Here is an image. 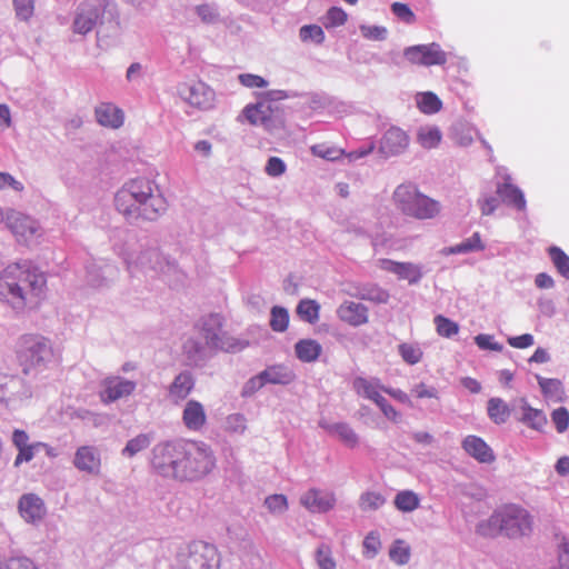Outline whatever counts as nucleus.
Listing matches in <instances>:
<instances>
[{
  "mask_svg": "<svg viewBox=\"0 0 569 569\" xmlns=\"http://www.w3.org/2000/svg\"><path fill=\"white\" fill-rule=\"evenodd\" d=\"M151 466L162 477L194 481L213 470L216 458L210 446L202 441L173 440L153 448Z\"/></svg>",
  "mask_w": 569,
  "mask_h": 569,
  "instance_id": "nucleus-1",
  "label": "nucleus"
},
{
  "mask_svg": "<svg viewBox=\"0 0 569 569\" xmlns=\"http://www.w3.org/2000/svg\"><path fill=\"white\" fill-rule=\"evenodd\" d=\"M116 207L129 220H154L164 210L162 199L153 193L146 179L126 183L116 194Z\"/></svg>",
  "mask_w": 569,
  "mask_h": 569,
  "instance_id": "nucleus-2",
  "label": "nucleus"
},
{
  "mask_svg": "<svg viewBox=\"0 0 569 569\" xmlns=\"http://www.w3.org/2000/svg\"><path fill=\"white\" fill-rule=\"evenodd\" d=\"M46 282L42 272L13 263L8 266L0 276V297L12 303L24 306L42 293Z\"/></svg>",
  "mask_w": 569,
  "mask_h": 569,
  "instance_id": "nucleus-3",
  "label": "nucleus"
},
{
  "mask_svg": "<svg viewBox=\"0 0 569 569\" xmlns=\"http://www.w3.org/2000/svg\"><path fill=\"white\" fill-rule=\"evenodd\" d=\"M479 529L487 536L505 533L509 538H519L531 532L532 517L523 507L509 503L496 510Z\"/></svg>",
  "mask_w": 569,
  "mask_h": 569,
  "instance_id": "nucleus-4",
  "label": "nucleus"
},
{
  "mask_svg": "<svg viewBox=\"0 0 569 569\" xmlns=\"http://www.w3.org/2000/svg\"><path fill=\"white\" fill-rule=\"evenodd\" d=\"M393 200L402 213L419 220L432 219L440 212V203L412 184H400L393 192Z\"/></svg>",
  "mask_w": 569,
  "mask_h": 569,
  "instance_id": "nucleus-5",
  "label": "nucleus"
},
{
  "mask_svg": "<svg viewBox=\"0 0 569 569\" xmlns=\"http://www.w3.org/2000/svg\"><path fill=\"white\" fill-rule=\"evenodd\" d=\"M53 348L49 340L39 335H23L17 345V357L23 373L46 366L53 358Z\"/></svg>",
  "mask_w": 569,
  "mask_h": 569,
  "instance_id": "nucleus-6",
  "label": "nucleus"
},
{
  "mask_svg": "<svg viewBox=\"0 0 569 569\" xmlns=\"http://www.w3.org/2000/svg\"><path fill=\"white\" fill-rule=\"evenodd\" d=\"M181 562L183 569H219L220 555L213 545L196 541L189 545Z\"/></svg>",
  "mask_w": 569,
  "mask_h": 569,
  "instance_id": "nucleus-7",
  "label": "nucleus"
},
{
  "mask_svg": "<svg viewBox=\"0 0 569 569\" xmlns=\"http://www.w3.org/2000/svg\"><path fill=\"white\" fill-rule=\"evenodd\" d=\"M223 319L218 313H211L200 321V335L206 340V345L211 349H221L231 351L238 343L229 341L222 332Z\"/></svg>",
  "mask_w": 569,
  "mask_h": 569,
  "instance_id": "nucleus-8",
  "label": "nucleus"
},
{
  "mask_svg": "<svg viewBox=\"0 0 569 569\" xmlns=\"http://www.w3.org/2000/svg\"><path fill=\"white\" fill-rule=\"evenodd\" d=\"M403 54L410 63L418 66H441L447 61L446 52L437 43L408 47Z\"/></svg>",
  "mask_w": 569,
  "mask_h": 569,
  "instance_id": "nucleus-9",
  "label": "nucleus"
},
{
  "mask_svg": "<svg viewBox=\"0 0 569 569\" xmlns=\"http://www.w3.org/2000/svg\"><path fill=\"white\" fill-rule=\"evenodd\" d=\"M183 100L191 107L206 111L214 107L216 93L203 81H193L186 86L181 92Z\"/></svg>",
  "mask_w": 569,
  "mask_h": 569,
  "instance_id": "nucleus-10",
  "label": "nucleus"
},
{
  "mask_svg": "<svg viewBox=\"0 0 569 569\" xmlns=\"http://www.w3.org/2000/svg\"><path fill=\"white\" fill-rule=\"evenodd\" d=\"M72 463L80 472L97 477L102 468L101 452L94 446H80L74 452Z\"/></svg>",
  "mask_w": 569,
  "mask_h": 569,
  "instance_id": "nucleus-11",
  "label": "nucleus"
},
{
  "mask_svg": "<svg viewBox=\"0 0 569 569\" xmlns=\"http://www.w3.org/2000/svg\"><path fill=\"white\" fill-rule=\"evenodd\" d=\"M101 387L100 400L103 403H111L130 396L136 390V382L119 376H111L102 380Z\"/></svg>",
  "mask_w": 569,
  "mask_h": 569,
  "instance_id": "nucleus-12",
  "label": "nucleus"
},
{
  "mask_svg": "<svg viewBox=\"0 0 569 569\" xmlns=\"http://www.w3.org/2000/svg\"><path fill=\"white\" fill-rule=\"evenodd\" d=\"M300 502L311 512H327L335 507L336 496L333 492L312 488L301 496Z\"/></svg>",
  "mask_w": 569,
  "mask_h": 569,
  "instance_id": "nucleus-13",
  "label": "nucleus"
},
{
  "mask_svg": "<svg viewBox=\"0 0 569 569\" xmlns=\"http://www.w3.org/2000/svg\"><path fill=\"white\" fill-rule=\"evenodd\" d=\"M293 379L292 372L283 366H271L263 370L259 376L250 379L248 387L253 390L261 388L266 383L287 385Z\"/></svg>",
  "mask_w": 569,
  "mask_h": 569,
  "instance_id": "nucleus-14",
  "label": "nucleus"
},
{
  "mask_svg": "<svg viewBox=\"0 0 569 569\" xmlns=\"http://www.w3.org/2000/svg\"><path fill=\"white\" fill-rule=\"evenodd\" d=\"M409 146L408 134L397 127H391L381 138L379 150L386 157L397 156Z\"/></svg>",
  "mask_w": 569,
  "mask_h": 569,
  "instance_id": "nucleus-15",
  "label": "nucleus"
},
{
  "mask_svg": "<svg viewBox=\"0 0 569 569\" xmlns=\"http://www.w3.org/2000/svg\"><path fill=\"white\" fill-rule=\"evenodd\" d=\"M7 226L18 240L27 241L36 234L37 222L21 212L10 211L7 213Z\"/></svg>",
  "mask_w": 569,
  "mask_h": 569,
  "instance_id": "nucleus-16",
  "label": "nucleus"
},
{
  "mask_svg": "<svg viewBox=\"0 0 569 569\" xmlns=\"http://www.w3.org/2000/svg\"><path fill=\"white\" fill-rule=\"evenodd\" d=\"M462 449L480 463H492L496 455L490 446L480 437L469 435L462 440Z\"/></svg>",
  "mask_w": 569,
  "mask_h": 569,
  "instance_id": "nucleus-17",
  "label": "nucleus"
},
{
  "mask_svg": "<svg viewBox=\"0 0 569 569\" xmlns=\"http://www.w3.org/2000/svg\"><path fill=\"white\" fill-rule=\"evenodd\" d=\"M381 268L396 274L400 280H407L410 284H416L422 278L421 268L412 262H398L390 259L381 260Z\"/></svg>",
  "mask_w": 569,
  "mask_h": 569,
  "instance_id": "nucleus-18",
  "label": "nucleus"
},
{
  "mask_svg": "<svg viewBox=\"0 0 569 569\" xmlns=\"http://www.w3.org/2000/svg\"><path fill=\"white\" fill-rule=\"evenodd\" d=\"M99 18L98 0H88L84 2L74 19V32L86 34L92 30Z\"/></svg>",
  "mask_w": 569,
  "mask_h": 569,
  "instance_id": "nucleus-19",
  "label": "nucleus"
},
{
  "mask_svg": "<svg viewBox=\"0 0 569 569\" xmlns=\"http://www.w3.org/2000/svg\"><path fill=\"white\" fill-rule=\"evenodd\" d=\"M337 315L341 321L353 327L368 322V308L359 302L345 301L337 309Z\"/></svg>",
  "mask_w": 569,
  "mask_h": 569,
  "instance_id": "nucleus-20",
  "label": "nucleus"
},
{
  "mask_svg": "<svg viewBox=\"0 0 569 569\" xmlns=\"http://www.w3.org/2000/svg\"><path fill=\"white\" fill-rule=\"evenodd\" d=\"M19 512L26 521L36 522L46 515V507L40 497L26 493L19 500Z\"/></svg>",
  "mask_w": 569,
  "mask_h": 569,
  "instance_id": "nucleus-21",
  "label": "nucleus"
},
{
  "mask_svg": "<svg viewBox=\"0 0 569 569\" xmlns=\"http://www.w3.org/2000/svg\"><path fill=\"white\" fill-rule=\"evenodd\" d=\"M96 119L97 121L103 126L109 128H120L123 124V112L117 106L102 102L96 108Z\"/></svg>",
  "mask_w": 569,
  "mask_h": 569,
  "instance_id": "nucleus-22",
  "label": "nucleus"
},
{
  "mask_svg": "<svg viewBox=\"0 0 569 569\" xmlns=\"http://www.w3.org/2000/svg\"><path fill=\"white\" fill-rule=\"evenodd\" d=\"M182 421L187 429L192 431L200 430L207 421L203 406L196 400L188 401L183 409Z\"/></svg>",
  "mask_w": 569,
  "mask_h": 569,
  "instance_id": "nucleus-23",
  "label": "nucleus"
},
{
  "mask_svg": "<svg viewBox=\"0 0 569 569\" xmlns=\"http://www.w3.org/2000/svg\"><path fill=\"white\" fill-rule=\"evenodd\" d=\"M273 109L269 102L262 101L257 104L247 106L243 110L244 117L252 124H262L269 128L273 119Z\"/></svg>",
  "mask_w": 569,
  "mask_h": 569,
  "instance_id": "nucleus-24",
  "label": "nucleus"
},
{
  "mask_svg": "<svg viewBox=\"0 0 569 569\" xmlns=\"http://www.w3.org/2000/svg\"><path fill=\"white\" fill-rule=\"evenodd\" d=\"M295 352L300 361L313 362L320 357L322 347L313 339H301L295 345Z\"/></svg>",
  "mask_w": 569,
  "mask_h": 569,
  "instance_id": "nucleus-25",
  "label": "nucleus"
},
{
  "mask_svg": "<svg viewBox=\"0 0 569 569\" xmlns=\"http://www.w3.org/2000/svg\"><path fill=\"white\" fill-rule=\"evenodd\" d=\"M498 196L508 204H512L519 210L526 208V200L522 191L510 182H503L497 187Z\"/></svg>",
  "mask_w": 569,
  "mask_h": 569,
  "instance_id": "nucleus-26",
  "label": "nucleus"
},
{
  "mask_svg": "<svg viewBox=\"0 0 569 569\" xmlns=\"http://www.w3.org/2000/svg\"><path fill=\"white\" fill-rule=\"evenodd\" d=\"M352 388L358 396L375 402L380 398V389L382 390L383 387L379 385L378 380H368L363 377H357L352 381Z\"/></svg>",
  "mask_w": 569,
  "mask_h": 569,
  "instance_id": "nucleus-27",
  "label": "nucleus"
},
{
  "mask_svg": "<svg viewBox=\"0 0 569 569\" xmlns=\"http://www.w3.org/2000/svg\"><path fill=\"white\" fill-rule=\"evenodd\" d=\"M194 381L189 372H181L179 373L173 382L170 386L169 393L172 398L177 400H182L187 398V396L191 392L193 389Z\"/></svg>",
  "mask_w": 569,
  "mask_h": 569,
  "instance_id": "nucleus-28",
  "label": "nucleus"
},
{
  "mask_svg": "<svg viewBox=\"0 0 569 569\" xmlns=\"http://www.w3.org/2000/svg\"><path fill=\"white\" fill-rule=\"evenodd\" d=\"M521 410L522 417L520 421L531 429L542 430V428L547 425V417L543 411L530 407L525 400H522Z\"/></svg>",
  "mask_w": 569,
  "mask_h": 569,
  "instance_id": "nucleus-29",
  "label": "nucleus"
},
{
  "mask_svg": "<svg viewBox=\"0 0 569 569\" xmlns=\"http://www.w3.org/2000/svg\"><path fill=\"white\" fill-rule=\"evenodd\" d=\"M327 430L330 435L337 437L345 446L349 448H355L358 446V436L348 423H335L329 426Z\"/></svg>",
  "mask_w": 569,
  "mask_h": 569,
  "instance_id": "nucleus-30",
  "label": "nucleus"
},
{
  "mask_svg": "<svg viewBox=\"0 0 569 569\" xmlns=\"http://www.w3.org/2000/svg\"><path fill=\"white\" fill-rule=\"evenodd\" d=\"M487 410L489 418L497 425L505 423L510 416V408L501 398L489 399Z\"/></svg>",
  "mask_w": 569,
  "mask_h": 569,
  "instance_id": "nucleus-31",
  "label": "nucleus"
},
{
  "mask_svg": "<svg viewBox=\"0 0 569 569\" xmlns=\"http://www.w3.org/2000/svg\"><path fill=\"white\" fill-rule=\"evenodd\" d=\"M393 503L401 512H412L419 507L420 498L412 490H402L396 495Z\"/></svg>",
  "mask_w": 569,
  "mask_h": 569,
  "instance_id": "nucleus-32",
  "label": "nucleus"
},
{
  "mask_svg": "<svg viewBox=\"0 0 569 569\" xmlns=\"http://www.w3.org/2000/svg\"><path fill=\"white\" fill-rule=\"evenodd\" d=\"M485 249V244L482 243L481 237L479 232H475L470 238L463 240L462 242L452 246L447 249V253L449 254H459L467 253L472 251H481Z\"/></svg>",
  "mask_w": 569,
  "mask_h": 569,
  "instance_id": "nucleus-33",
  "label": "nucleus"
},
{
  "mask_svg": "<svg viewBox=\"0 0 569 569\" xmlns=\"http://www.w3.org/2000/svg\"><path fill=\"white\" fill-rule=\"evenodd\" d=\"M319 303L312 299H303L297 307L298 316L309 323H316L319 320Z\"/></svg>",
  "mask_w": 569,
  "mask_h": 569,
  "instance_id": "nucleus-34",
  "label": "nucleus"
},
{
  "mask_svg": "<svg viewBox=\"0 0 569 569\" xmlns=\"http://www.w3.org/2000/svg\"><path fill=\"white\" fill-rule=\"evenodd\" d=\"M151 443V438L147 433H140L130 439L122 449V456L132 458L139 452L146 450Z\"/></svg>",
  "mask_w": 569,
  "mask_h": 569,
  "instance_id": "nucleus-35",
  "label": "nucleus"
},
{
  "mask_svg": "<svg viewBox=\"0 0 569 569\" xmlns=\"http://www.w3.org/2000/svg\"><path fill=\"white\" fill-rule=\"evenodd\" d=\"M386 502V498L377 491H366L359 497V508L362 511H376Z\"/></svg>",
  "mask_w": 569,
  "mask_h": 569,
  "instance_id": "nucleus-36",
  "label": "nucleus"
},
{
  "mask_svg": "<svg viewBox=\"0 0 569 569\" xmlns=\"http://www.w3.org/2000/svg\"><path fill=\"white\" fill-rule=\"evenodd\" d=\"M417 139L425 149H432L440 143L441 132L436 127L421 128L418 131Z\"/></svg>",
  "mask_w": 569,
  "mask_h": 569,
  "instance_id": "nucleus-37",
  "label": "nucleus"
},
{
  "mask_svg": "<svg viewBox=\"0 0 569 569\" xmlns=\"http://www.w3.org/2000/svg\"><path fill=\"white\" fill-rule=\"evenodd\" d=\"M418 108L423 113H436L441 107V100L432 92H423L417 99Z\"/></svg>",
  "mask_w": 569,
  "mask_h": 569,
  "instance_id": "nucleus-38",
  "label": "nucleus"
},
{
  "mask_svg": "<svg viewBox=\"0 0 569 569\" xmlns=\"http://www.w3.org/2000/svg\"><path fill=\"white\" fill-rule=\"evenodd\" d=\"M548 252L558 272L569 279V257L556 246L550 247Z\"/></svg>",
  "mask_w": 569,
  "mask_h": 569,
  "instance_id": "nucleus-39",
  "label": "nucleus"
},
{
  "mask_svg": "<svg viewBox=\"0 0 569 569\" xmlns=\"http://www.w3.org/2000/svg\"><path fill=\"white\" fill-rule=\"evenodd\" d=\"M398 351L405 362L408 365H416L421 361L423 352L421 348L412 343H400Z\"/></svg>",
  "mask_w": 569,
  "mask_h": 569,
  "instance_id": "nucleus-40",
  "label": "nucleus"
},
{
  "mask_svg": "<svg viewBox=\"0 0 569 569\" xmlns=\"http://www.w3.org/2000/svg\"><path fill=\"white\" fill-rule=\"evenodd\" d=\"M289 325V313L287 309L274 306L271 309L270 327L273 331L283 332Z\"/></svg>",
  "mask_w": 569,
  "mask_h": 569,
  "instance_id": "nucleus-41",
  "label": "nucleus"
},
{
  "mask_svg": "<svg viewBox=\"0 0 569 569\" xmlns=\"http://www.w3.org/2000/svg\"><path fill=\"white\" fill-rule=\"evenodd\" d=\"M389 557L397 565H406L410 559V547L403 540H396L389 550Z\"/></svg>",
  "mask_w": 569,
  "mask_h": 569,
  "instance_id": "nucleus-42",
  "label": "nucleus"
},
{
  "mask_svg": "<svg viewBox=\"0 0 569 569\" xmlns=\"http://www.w3.org/2000/svg\"><path fill=\"white\" fill-rule=\"evenodd\" d=\"M435 325L438 335L445 338H451L459 332L458 323L441 315L435 317Z\"/></svg>",
  "mask_w": 569,
  "mask_h": 569,
  "instance_id": "nucleus-43",
  "label": "nucleus"
},
{
  "mask_svg": "<svg viewBox=\"0 0 569 569\" xmlns=\"http://www.w3.org/2000/svg\"><path fill=\"white\" fill-rule=\"evenodd\" d=\"M542 393L549 398H558L562 393V383L558 379L538 378Z\"/></svg>",
  "mask_w": 569,
  "mask_h": 569,
  "instance_id": "nucleus-44",
  "label": "nucleus"
},
{
  "mask_svg": "<svg viewBox=\"0 0 569 569\" xmlns=\"http://www.w3.org/2000/svg\"><path fill=\"white\" fill-rule=\"evenodd\" d=\"M316 561L319 569H336L337 565L332 557L331 548L327 545H321L316 551Z\"/></svg>",
  "mask_w": 569,
  "mask_h": 569,
  "instance_id": "nucleus-45",
  "label": "nucleus"
},
{
  "mask_svg": "<svg viewBox=\"0 0 569 569\" xmlns=\"http://www.w3.org/2000/svg\"><path fill=\"white\" fill-rule=\"evenodd\" d=\"M300 39L303 42L315 41L320 44L325 41V32L320 26L317 24H308L303 26L299 32Z\"/></svg>",
  "mask_w": 569,
  "mask_h": 569,
  "instance_id": "nucleus-46",
  "label": "nucleus"
},
{
  "mask_svg": "<svg viewBox=\"0 0 569 569\" xmlns=\"http://www.w3.org/2000/svg\"><path fill=\"white\" fill-rule=\"evenodd\" d=\"M348 19L347 12L340 7H331L326 14V28H335L346 23Z\"/></svg>",
  "mask_w": 569,
  "mask_h": 569,
  "instance_id": "nucleus-47",
  "label": "nucleus"
},
{
  "mask_svg": "<svg viewBox=\"0 0 569 569\" xmlns=\"http://www.w3.org/2000/svg\"><path fill=\"white\" fill-rule=\"evenodd\" d=\"M312 154L326 160L335 161L343 156V150L326 144H316L311 147Z\"/></svg>",
  "mask_w": 569,
  "mask_h": 569,
  "instance_id": "nucleus-48",
  "label": "nucleus"
},
{
  "mask_svg": "<svg viewBox=\"0 0 569 569\" xmlns=\"http://www.w3.org/2000/svg\"><path fill=\"white\" fill-rule=\"evenodd\" d=\"M381 547L380 536L376 531H371L363 540V553L368 558L375 557Z\"/></svg>",
  "mask_w": 569,
  "mask_h": 569,
  "instance_id": "nucleus-49",
  "label": "nucleus"
},
{
  "mask_svg": "<svg viewBox=\"0 0 569 569\" xmlns=\"http://www.w3.org/2000/svg\"><path fill=\"white\" fill-rule=\"evenodd\" d=\"M16 14L21 20H29L34 12V0H12Z\"/></svg>",
  "mask_w": 569,
  "mask_h": 569,
  "instance_id": "nucleus-50",
  "label": "nucleus"
},
{
  "mask_svg": "<svg viewBox=\"0 0 569 569\" xmlns=\"http://www.w3.org/2000/svg\"><path fill=\"white\" fill-rule=\"evenodd\" d=\"M38 447H47V443L37 442V443H32V445L27 446V447L18 448V455H17V457L14 459V462H13L14 467H19L23 462L31 461L33 459V457H34V450Z\"/></svg>",
  "mask_w": 569,
  "mask_h": 569,
  "instance_id": "nucleus-51",
  "label": "nucleus"
},
{
  "mask_svg": "<svg viewBox=\"0 0 569 569\" xmlns=\"http://www.w3.org/2000/svg\"><path fill=\"white\" fill-rule=\"evenodd\" d=\"M375 403L379 407V409L388 420L396 423L400 421V412L392 405H390L385 397L380 396V398H378L375 401Z\"/></svg>",
  "mask_w": 569,
  "mask_h": 569,
  "instance_id": "nucleus-52",
  "label": "nucleus"
},
{
  "mask_svg": "<svg viewBox=\"0 0 569 569\" xmlns=\"http://www.w3.org/2000/svg\"><path fill=\"white\" fill-rule=\"evenodd\" d=\"M552 422L559 433L565 432L569 426V412L566 408L560 407L551 413Z\"/></svg>",
  "mask_w": 569,
  "mask_h": 569,
  "instance_id": "nucleus-53",
  "label": "nucleus"
},
{
  "mask_svg": "<svg viewBox=\"0 0 569 569\" xmlns=\"http://www.w3.org/2000/svg\"><path fill=\"white\" fill-rule=\"evenodd\" d=\"M391 11L395 16H397L400 20L406 23H413L416 21V16L408 4L402 2H393L391 4Z\"/></svg>",
  "mask_w": 569,
  "mask_h": 569,
  "instance_id": "nucleus-54",
  "label": "nucleus"
},
{
  "mask_svg": "<svg viewBox=\"0 0 569 569\" xmlns=\"http://www.w3.org/2000/svg\"><path fill=\"white\" fill-rule=\"evenodd\" d=\"M0 569H38L29 558H11L4 561Z\"/></svg>",
  "mask_w": 569,
  "mask_h": 569,
  "instance_id": "nucleus-55",
  "label": "nucleus"
},
{
  "mask_svg": "<svg viewBox=\"0 0 569 569\" xmlns=\"http://www.w3.org/2000/svg\"><path fill=\"white\" fill-rule=\"evenodd\" d=\"M286 163L279 157L269 158L266 164V173L270 177H279L286 172Z\"/></svg>",
  "mask_w": 569,
  "mask_h": 569,
  "instance_id": "nucleus-56",
  "label": "nucleus"
},
{
  "mask_svg": "<svg viewBox=\"0 0 569 569\" xmlns=\"http://www.w3.org/2000/svg\"><path fill=\"white\" fill-rule=\"evenodd\" d=\"M361 34L370 40H383L387 36V29L379 26H360Z\"/></svg>",
  "mask_w": 569,
  "mask_h": 569,
  "instance_id": "nucleus-57",
  "label": "nucleus"
},
{
  "mask_svg": "<svg viewBox=\"0 0 569 569\" xmlns=\"http://www.w3.org/2000/svg\"><path fill=\"white\" fill-rule=\"evenodd\" d=\"M239 81L247 88H264L268 82L258 74L242 73L239 76Z\"/></svg>",
  "mask_w": 569,
  "mask_h": 569,
  "instance_id": "nucleus-58",
  "label": "nucleus"
},
{
  "mask_svg": "<svg viewBox=\"0 0 569 569\" xmlns=\"http://www.w3.org/2000/svg\"><path fill=\"white\" fill-rule=\"evenodd\" d=\"M475 342L477 343V346L480 349H483V350H493V351L502 350V346L498 342H495L492 339V336H490V335H483V333L478 335L475 338Z\"/></svg>",
  "mask_w": 569,
  "mask_h": 569,
  "instance_id": "nucleus-59",
  "label": "nucleus"
},
{
  "mask_svg": "<svg viewBox=\"0 0 569 569\" xmlns=\"http://www.w3.org/2000/svg\"><path fill=\"white\" fill-rule=\"evenodd\" d=\"M508 343L516 349H526L535 343V339L532 335L523 333L521 336L508 338Z\"/></svg>",
  "mask_w": 569,
  "mask_h": 569,
  "instance_id": "nucleus-60",
  "label": "nucleus"
},
{
  "mask_svg": "<svg viewBox=\"0 0 569 569\" xmlns=\"http://www.w3.org/2000/svg\"><path fill=\"white\" fill-rule=\"evenodd\" d=\"M266 506L273 512L283 511L288 507L287 498L283 495L269 496L266 499Z\"/></svg>",
  "mask_w": 569,
  "mask_h": 569,
  "instance_id": "nucleus-61",
  "label": "nucleus"
},
{
  "mask_svg": "<svg viewBox=\"0 0 569 569\" xmlns=\"http://www.w3.org/2000/svg\"><path fill=\"white\" fill-rule=\"evenodd\" d=\"M184 353L187 355L188 359L193 361L197 357H201L203 352V346L193 340H188L183 346Z\"/></svg>",
  "mask_w": 569,
  "mask_h": 569,
  "instance_id": "nucleus-62",
  "label": "nucleus"
},
{
  "mask_svg": "<svg viewBox=\"0 0 569 569\" xmlns=\"http://www.w3.org/2000/svg\"><path fill=\"white\" fill-rule=\"evenodd\" d=\"M413 393L418 399L423 398H437L438 391L433 387H428L426 383L421 382L415 386Z\"/></svg>",
  "mask_w": 569,
  "mask_h": 569,
  "instance_id": "nucleus-63",
  "label": "nucleus"
},
{
  "mask_svg": "<svg viewBox=\"0 0 569 569\" xmlns=\"http://www.w3.org/2000/svg\"><path fill=\"white\" fill-rule=\"evenodd\" d=\"M7 187L12 188L16 191H22L23 184L16 180L11 174L7 172H0V189H4Z\"/></svg>",
  "mask_w": 569,
  "mask_h": 569,
  "instance_id": "nucleus-64",
  "label": "nucleus"
}]
</instances>
